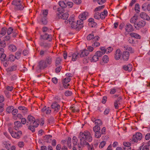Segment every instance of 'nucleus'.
Returning a JSON list of instances; mask_svg holds the SVG:
<instances>
[{
	"label": "nucleus",
	"instance_id": "1",
	"mask_svg": "<svg viewBox=\"0 0 150 150\" xmlns=\"http://www.w3.org/2000/svg\"><path fill=\"white\" fill-rule=\"evenodd\" d=\"M78 138L80 139V143L82 146L87 145L89 150H94L93 145H90L87 142H91L92 140L90 132L87 131H86L83 132H81L79 134Z\"/></svg>",
	"mask_w": 150,
	"mask_h": 150
},
{
	"label": "nucleus",
	"instance_id": "2",
	"mask_svg": "<svg viewBox=\"0 0 150 150\" xmlns=\"http://www.w3.org/2000/svg\"><path fill=\"white\" fill-rule=\"evenodd\" d=\"M56 19H62L67 20L69 16V14L67 12L64 13V10H57L56 11Z\"/></svg>",
	"mask_w": 150,
	"mask_h": 150
},
{
	"label": "nucleus",
	"instance_id": "3",
	"mask_svg": "<svg viewBox=\"0 0 150 150\" xmlns=\"http://www.w3.org/2000/svg\"><path fill=\"white\" fill-rule=\"evenodd\" d=\"M142 134L140 132H137L133 135L132 139L130 141L132 143L137 142L138 140H140L142 138Z\"/></svg>",
	"mask_w": 150,
	"mask_h": 150
},
{
	"label": "nucleus",
	"instance_id": "4",
	"mask_svg": "<svg viewBox=\"0 0 150 150\" xmlns=\"http://www.w3.org/2000/svg\"><path fill=\"white\" fill-rule=\"evenodd\" d=\"M42 13L40 14L42 18L41 21L42 24L46 25L47 23L46 16L48 14V10H42Z\"/></svg>",
	"mask_w": 150,
	"mask_h": 150
},
{
	"label": "nucleus",
	"instance_id": "5",
	"mask_svg": "<svg viewBox=\"0 0 150 150\" xmlns=\"http://www.w3.org/2000/svg\"><path fill=\"white\" fill-rule=\"evenodd\" d=\"M20 0H14L12 2V4L16 6V8L18 9H22L24 8L23 5L20 4Z\"/></svg>",
	"mask_w": 150,
	"mask_h": 150
},
{
	"label": "nucleus",
	"instance_id": "6",
	"mask_svg": "<svg viewBox=\"0 0 150 150\" xmlns=\"http://www.w3.org/2000/svg\"><path fill=\"white\" fill-rule=\"evenodd\" d=\"M146 24V22L144 20H141L137 22L134 25V28L137 30H139L140 28L143 27Z\"/></svg>",
	"mask_w": 150,
	"mask_h": 150
},
{
	"label": "nucleus",
	"instance_id": "7",
	"mask_svg": "<svg viewBox=\"0 0 150 150\" xmlns=\"http://www.w3.org/2000/svg\"><path fill=\"white\" fill-rule=\"evenodd\" d=\"M40 45L43 47L45 49L48 50L51 47V44L50 43H47L45 41H41L39 43Z\"/></svg>",
	"mask_w": 150,
	"mask_h": 150
},
{
	"label": "nucleus",
	"instance_id": "8",
	"mask_svg": "<svg viewBox=\"0 0 150 150\" xmlns=\"http://www.w3.org/2000/svg\"><path fill=\"white\" fill-rule=\"evenodd\" d=\"M40 39V40L42 39L48 40L49 42H51L52 40V35H49L47 33H45L44 35H41Z\"/></svg>",
	"mask_w": 150,
	"mask_h": 150
},
{
	"label": "nucleus",
	"instance_id": "9",
	"mask_svg": "<svg viewBox=\"0 0 150 150\" xmlns=\"http://www.w3.org/2000/svg\"><path fill=\"white\" fill-rule=\"evenodd\" d=\"M47 64L46 62L44 60H41L38 63V67L39 70L44 69L47 67Z\"/></svg>",
	"mask_w": 150,
	"mask_h": 150
},
{
	"label": "nucleus",
	"instance_id": "10",
	"mask_svg": "<svg viewBox=\"0 0 150 150\" xmlns=\"http://www.w3.org/2000/svg\"><path fill=\"white\" fill-rule=\"evenodd\" d=\"M22 134V132L21 131H19L17 132H13L11 133V135L13 137L16 139H19Z\"/></svg>",
	"mask_w": 150,
	"mask_h": 150
},
{
	"label": "nucleus",
	"instance_id": "11",
	"mask_svg": "<svg viewBox=\"0 0 150 150\" xmlns=\"http://www.w3.org/2000/svg\"><path fill=\"white\" fill-rule=\"evenodd\" d=\"M35 120V119L33 117L30 115H29L27 117L26 125H32Z\"/></svg>",
	"mask_w": 150,
	"mask_h": 150
},
{
	"label": "nucleus",
	"instance_id": "12",
	"mask_svg": "<svg viewBox=\"0 0 150 150\" xmlns=\"http://www.w3.org/2000/svg\"><path fill=\"white\" fill-rule=\"evenodd\" d=\"M88 16V13L86 11H85L80 14L79 16V18L80 19H81L84 20H86V18Z\"/></svg>",
	"mask_w": 150,
	"mask_h": 150
},
{
	"label": "nucleus",
	"instance_id": "13",
	"mask_svg": "<svg viewBox=\"0 0 150 150\" xmlns=\"http://www.w3.org/2000/svg\"><path fill=\"white\" fill-rule=\"evenodd\" d=\"M79 53V55L80 57H83L87 56L89 53L88 50H81Z\"/></svg>",
	"mask_w": 150,
	"mask_h": 150
},
{
	"label": "nucleus",
	"instance_id": "14",
	"mask_svg": "<svg viewBox=\"0 0 150 150\" xmlns=\"http://www.w3.org/2000/svg\"><path fill=\"white\" fill-rule=\"evenodd\" d=\"M52 108L56 112H57L60 109V106L56 102L53 103L51 105Z\"/></svg>",
	"mask_w": 150,
	"mask_h": 150
},
{
	"label": "nucleus",
	"instance_id": "15",
	"mask_svg": "<svg viewBox=\"0 0 150 150\" xmlns=\"http://www.w3.org/2000/svg\"><path fill=\"white\" fill-rule=\"evenodd\" d=\"M125 31L127 32L132 31L134 30L133 26L130 24H127L125 26Z\"/></svg>",
	"mask_w": 150,
	"mask_h": 150
},
{
	"label": "nucleus",
	"instance_id": "16",
	"mask_svg": "<svg viewBox=\"0 0 150 150\" xmlns=\"http://www.w3.org/2000/svg\"><path fill=\"white\" fill-rule=\"evenodd\" d=\"M14 127L15 130H17L22 127V125L21 122L19 121H16L14 122Z\"/></svg>",
	"mask_w": 150,
	"mask_h": 150
},
{
	"label": "nucleus",
	"instance_id": "17",
	"mask_svg": "<svg viewBox=\"0 0 150 150\" xmlns=\"http://www.w3.org/2000/svg\"><path fill=\"white\" fill-rule=\"evenodd\" d=\"M141 17L143 19L147 21H150L149 16L145 13L142 12L140 14Z\"/></svg>",
	"mask_w": 150,
	"mask_h": 150
},
{
	"label": "nucleus",
	"instance_id": "18",
	"mask_svg": "<svg viewBox=\"0 0 150 150\" xmlns=\"http://www.w3.org/2000/svg\"><path fill=\"white\" fill-rule=\"evenodd\" d=\"M122 98L121 97H119L116 100L114 104V105L115 109H117L118 108V105L121 104L120 102L121 101Z\"/></svg>",
	"mask_w": 150,
	"mask_h": 150
},
{
	"label": "nucleus",
	"instance_id": "19",
	"mask_svg": "<svg viewBox=\"0 0 150 150\" xmlns=\"http://www.w3.org/2000/svg\"><path fill=\"white\" fill-rule=\"evenodd\" d=\"M52 136L50 135H46L43 137V139L45 142L47 143H50L52 141Z\"/></svg>",
	"mask_w": 150,
	"mask_h": 150
},
{
	"label": "nucleus",
	"instance_id": "20",
	"mask_svg": "<svg viewBox=\"0 0 150 150\" xmlns=\"http://www.w3.org/2000/svg\"><path fill=\"white\" fill-rule=\"evenodd\" d=\"M122 55V52L119 49H117L115 52V58L116 60H118L120 59Z\"/></svg>",
	"mask_w": 150,
	"mask_h": 150
},
{
	"label": "nucleus",
	"instance_id": "21",
	"mask_svg": "<svg viewBox=\"0 0 150 150\" xmlns=\"http://www.w3.org/2000/svg\"><path fill=\"white\" fill-rule=\"evenodd\" d=\"M70 25H71L72 28L75 29L76 30H79L81 29V26H78V24H77L76 22V21L70 24Z\"/></svg>",
	"mask_w": 150,
	"mask_h": 150
},
{
	"label": "nucleus",
	"instance_id": "22",
	"mask_svg": "<svg viewBox=\"0 0 150 150\" xmlns=\"http://www.w3.org/2000/svg\"><path fill=\"white\" fill-rule=\"evenodd\" d=\"M129 53L127 51H124L122 53V58L124 60H127L129 58Z\"/></svg>",
	"mask_w": 150,
	"mask_h": 150
},
{
	"label": "nucleus",
	"instance_id": "23",
	"mask_svg": "<svg viewBox=\"0 0 150 150\" xmlns=\"http://www.w3.org/2000/svg\"><path fill=\"white\" fill-rule=\"evenodd\" d=\"M123 69L125 71H130L132 68V65L131 64H129L127 65H124L123 66Z\"/></svg>",
	"mask_w": 150,
	"mask_h": 150
},
{
	"label": "nucleus",
	"instance_id": "24",
	"mask_svg": "<svg viewBox=\"0 0 150 150\" xmlns=\"http://www.w3.org/2000/svg\"><path fill=\"white\" fill-rule=\"evenodd\" d=\"M41 111L42 112H46L45 113L46 114H49L51 112L50 108L48 107L46 108V106H45L41 110Z\"/></svg>",
	"mask_w": 150,
	"mask_h": 150
},
{
	"label": "nucleus",
	"instance_id": "25",
	"mask_svg": "<svg viewBox=\"0 0 150 150\" xmlns=\"http://www.w3.org/2000/svg\"><path fill=\"white\" fill-rule=\"evenodd\" d=\"M72 56L71 60L72 61H75L79 57V53L76 52L72 54Z\"/></svg>",
	"mask_w": 150,
	"mask_h": 150
},
{
	"label": "nucleus",
	"instance_id": "26",
	"mask_svg": "<svg viewBox=\"0 0 150 150\" xmlns=\"http://www.w3.org/2000/svg\"><path fill=\"white\" fill-rule=\"evenodd\" d=\"M52 61V56H47L46 58L45 62L47 63V65H50Z\"/></svg>",
	"mask_w": 150,
	"mask_h": 150
},
{
	"label": "nucleus",
	"instance_id": "27",
	"mask_svg": "<svg viewBox=\"0 0 150 150\" xmlns=\"http://www.w3.org/2000/svg\"><path fill=\"white\" fill-rule=\"evenodd\" d=\"M137 20L138 16L134 15L130 19V22L131 23H134V25H135V24L137 23L136 22Z\"/></svg>",
	"mask_w": 150,
	"mask_h": 150
},
{
	"label": "nucleus",
	"instance_id": "28",
	"mask_svg": "<svg viewBox=\"0 0 150 150\" xmlns=\"http://www.w3.org/2000/svg\"><path fill=\"white\" fill-rule=\"evenodd\" d=\"M7 29L6 27L3 28L0 31V37H2L7 32Z\"/></svg>",
	"mask_w": 150,
	"mask_h": 150
},
{
	"label": "nucleus",
	"instance_id": "29",
	"mask_svg": "<svg viewBox=\"0 0 150 150\" xmlns=\"http://www.w3.org/2000/svg\"><path fill=\"white\" fill-rule=\"evenodd\" d=\"M130 35L132 37H133L137 39H140L141 38V36L138 34L134 33H132L130 34Z\"/></svg>",
	"mask_w": 150,
	"mask_h": 150
},
{
	"label": "nucleus",
	"instance_id": "30",
	"mask_svg": "<svg viewBox=\"0 0 150 150\" xmlns=\"http://www.w3.org/2000/svg\"><path fill=\"white\" fill-rule=\"evenodd\" d=\"M100 18L103 19L105 18L106 16H107L108 12L106 10H104L103 12L100 13Z\"/></svg>",
	"mask_w": 150,
	"mask_h": 150
},
{
	"label": "nucleus",
	"instance_id": "31",
	"mask_svg": "<svg viewBox=\"0 0 150 150\" xmlns=\"http://www.w3.org/2000/svg\"><path fill=\"white\" fill-rule=\"evenodd\" d=\"M8 49L12 52H14L16 50V47L13 45H10L8 46Z\"/></svg>",
	"mask_w": 150,
	"mask_h": 150
},
{
	"label": "nucleus",
	"instance_id": "32",
	"mask_svg": "<svg viewBox=\"0 0 150 150\" xmlns=\"http://www.w3.org/2000/svg\"><path fill=\"white\" fill-rule=\"evenodd\" d=\"M68 21L69 23L70 24L72 23L73 22L75 21V16L74 15H72L71 16Z\"/></svg>",
	"mask_w": 150,
	"mask_h": 150
},
{
	"label": "nucleus",
	"instance_id": "33",
	"mask_svg": "<svg viewBox=\"0 0 150 150\" xmlns=\"http://www.w3.org/2000/svg\"><path fill=\"white\" fill-rule=\"evenodd\" d=\"M17 69V66L16 65L11 66L10 68H7L6 69V71H12L16 70Z\"/></svg>",
	"mask_w": 150,
	"mask_h": 150
},
{
	"label": "nucleus",
	"instance_id": "34",
	"mask_svg": "<svg viewBox=\"0 0 150 150\" xmlns=\"http://www.w3.org/2000/svg\"><path fill=\"white\" fill-rule=\"evenodd\" d=\"M100 13L98 11H96L94 14V18L97 20H99L100 18Z\"/></svg>",
	"mask_w": 150,
	"mask_h": 150
},
{
	"label": "nucleus",
	"instance_id": "35",
	"mask_svg": "<svg viewBox=\"0 0 150 150\" xmlns=\"http://www.w3.org/2000/svg\"><path fill=\"white\" fill-rule=\"evenodd\" d=\"M59 6L62 8H65L67 7V4L64 1H60L59 2Z\"/></svg>",
	"mask_w": 150,
	"mask_h": 150
},
{
	"label": "nucleus",
	"instance_id": "36",
	"mask_svg": "<svg viewBox=\"0 0 150 150\" xmlns=\"http://www.w3.org/2000/svg\"><path fill=\"white\" fill-rule=\"evenodd\" d=\"M48 52V50L47 49L41 50L40 51L39 54L41 57L43 56L45 54H47Z\"/></svg>",
	"mask_w": 150,
	"mask_h": 150
},
{
	"label": "nucleus",
	"instance_id": "37",
	"mask_svg": "<svg viewBox=\"0 0 150 150\" xmlns=\"http://www.w3.org/2000/svg\"><path fill=\"white\" fill-rule=\"evenodd\" d=\"M83 20L80 19L79 21H76V23L77 25V26L78 27L81 26V28H83Z\"/></svg>",
	"mask_w": 150,
	"mask_h": 150
},
{
	"label": "nucleus",
	"instance_id": "38",
	"mask_svg": "<svg viewBox=\"0 0 150 150\" xmlns=\"http://www.w3.org/2000/svg\"><path fill=\"white\" fill-rule=\"evenodd\" d=\"M124 48H125V49L127 50L129 53H134V50L131 47H128L127 46H124Z\"/></svg>",
	"mask_w": 150,
	"mask_h": 150
},
{
	"label": "nucleus",
	"instance_id": "39",
	"mask_svg": "<svg viewBox=\"0 0 150 150\" xmlns=\"http://www.w3.org/2000/svg\"><path fill=\"white\" fill-rule=\"evenodd\" d=\"M95 124L96 125H98L99 126L102 125V122L101 120L100 119H97L95 121Z\"/></svg>",
	"mask_w": 150,
	"mask_h": 150
},
{
	"label": "nucleus",
	"instance_id": "40",
	"mask_svg": "<svg viewBox=\"0 0 150 150\" xmlns=\"http://www.w3.org/2000/svg\"><path fill=\"white\" fill-rule=\"evenodd\" d=\"M16 58L15 56H14V55L12 54H10L9 56V60H10L11 62H13Z\"/></svg>",
	"mask_w": 150,
	"mask_h": 150
},
{
	"label": "nucleus",
	"instance_id": "41",
	"mask_svg": "<svg viewBox=\"0 0 150 150\" xmlns=\"http://www.w3.org/2000/svg\"><path fill=\"white\" fill-rule=\"evenodd\" d=\"M100 127L98 125H96L93 127V131L95 132H99L100 131Z\"/></svg>",
	"mask_w": 150,
	"mask_h": 150
},
{
	"label": "nucleus",
	"instance_id": "42",
	"mask_svg": "<svg viewBox=\"0 0 150 150\" xmlns=\"http://www.w3.org/2000/svg\"><path fill=\"white\" fill-rule=\"evenodd\" d=\"M13 109V106H10L8 107L6 109V112L8 113L12 112V110Z\"/></svg>",
	"mask_w": 150,
	"mask_h": 150
},
{
	"label": "nucleus",
	"instance_id": "43",
	"mask_svg": "<svg viewBox=\"0 0 150 150\" xmlns=\"http://www.w3.org/2000/svg\"><path fill=\"white\" fill-rule=\"evenodd\" d=\"M128 42L131 44H134L135 43V41L134 40L132 37H129L128 39Z\"/></svg>",
	"mask_w": 150,
	"mask_h": 150
},
{
	"label": "nucleus",
	"instance_id": "44",
	"mask_svg": "<svg viewBox=\"0 0 150 150\" xmlns=\"http://www.w3.org/2000/svg\"><path fill=\"white\" fill-rule=\"evenodd\" d=\"M67 8H71L73 5V3L72 2H68L66 4Z\"/></svg>",
	"mask_w": 150,
	"mask_h": 150
},
{
	"label": "nucleus",
	"instance_id": "45",
	"mask_svg": "<svg viewBox=\"0 0 150 150\" xmlns=\"http://www.w3.org/2000/svg\"><path fill=\"white\" fill-rule=\"evenodd\" d=\"M95 136L96 137L99 138H100L101 136V134L100 131L95 132Z\"/></svg>",
	"mask_w": 150,
	"mask_h": 150
},
{
	"label": "nucleus",
	"instance_id": "46",
	"mask_svg": "<svg viewBox=\"0 0 150 150\" xmlns=\"http://www.w3.org/2000/svg\"><path fill=\"white\" fill-rule=\"evenodd\" d=\"M99 58L96 54L94 55L92 58L91 60L92 62H96L98 61Z\"/></svg>",
	"mask_w": 150,
	"mask_h": 150
},
{
	"label": "nucleus",
	"instance_id": "47",
	"mask_svg": "<svg viewBox=\"0 0 150 150\" xmlns=\"http://www.w3.org/2000/svg\"><path fill=\"white\" fill-rule=\"evenodd\" d=\"M21 55V52L20 51H18L15 53V57L17 59L20 58Z\"/></svg>",
	"mask_w": 150,
	"mask_h": 150
},
{
	"label": "nucleus",
	"instance_id": "48",
	"mask_svg": "<svg viewBox=\"0 0 150 150\" xmlns=\"http://www.w3.org/2000/svg\"><path fill=\"white\" fill-rule=\"evenodd\" d=\"M28 127V129L32 131L33 132L35 131V127L32 125H27Z\"/></svg>",
	"mask_w": 150,
	"mask_h": 150
},
{
	"label": "nucleus",
	"instance_id": "49",
	"mask_svg": "<svg viewBox=\"0 0 150 150\" xmlns=\"http://www.w3.org/2000/svg\"><path fill=\"white\" fill-rule=\"evenodd\" d=\"M6 44L4 41L1 40V38H0V46L3 47H5L6 46Z\"/></svg>",
	"mask_w": 150,
	"mask_h": 150
},
{
	"label": "nucleus",
	"instance_id": "50",
	"mask_svg": "<svg viewBox=\"0 0 150 150\" xmlns=\"http://www.w3.org/2000/svg\"><path fill=\"white\" fill-rule=\"evenodd\" d=\"M103 60L105 63H107L108 61V56L107 55H104L103 58Z\"/></svg>",
	"mask_w": 150,
	"mask_h": 150
},
{
	"label": "nucleus",
	"instance_id": "51",
	"mask_svg": "<svg viewBox=\"0 0 150 150\" xmlns=\"http://www.w3.org/2000/svg\"><path fill=\"white\" fill-rule=\"evenodd\" d=\"M61 61V59L59 57L57 58L56 59V60L55 62L56 66H57L58 65H59L60 64V62Z\"/></svg>",
	"mask_w": 150,
	"mask_h": 150
},
{
	"label": "nucleus",
	"instance_id": "52",
	"mask_svg": "<svg viewBox=\"0 0 150 150\" xmlns=\"http://www.w3.org/2000/svg\"><path fill=\"white\" fill-rule=\"evenodd\" d=\"M71 78L66 77L65 78L63 81V83H68L71 80Z\"/></svg>",
	"mask_w": 150,
	"mask_h": 150
},
{
	"label": "nucleus",
	"instance_id": "53",
	"mask_svg": "<svg viewBox=\"0 0 150 150\" xmlns=\"http://www.w3.org/2000/svg\"><path fill=\"white\" fill-rule=\"evenodd\" d=\"M18 109L20 110H24L25 112H27V109L26 107L23 106H19L18 107Z\"/></svg>",
	"mask_w": 150,
	"mask_h": 150
},
{
	"label": "nucleus",
	"instance_id": "54",
	"mask_svg": "<svg viewBox=\"0 0 150 150\" xmlns=\"http://www.w3.org/2000/svg\"><path fill=\"white\" fill-rule=\"evenodd\" d=\"M39 124V122L38 121L35 120L34 122H33L32 125H33V126L35 127H37L38 126Z\"/></svg>",
	"mask_w": 150,
	"mask_h": 150
},
{
	"label": "nucleus",
	"instance_id": "55",
	"mask_svg": "<svg viewBox=\"0 0 150 150\" xmlns=\"http://www.w3.org/2000/svg\"><path fill=\"white\" fill-rule=\"evenodd\" d=\"M6 57V55L5 54H2L0 55V58H1V59L2 61H4L5 60V59Z\"/></svg>",
	"mask_w": 150,
	"mask_h": 150
},
{
	"label": "nucleus",
	"instance_id": "56",
	"mask_svg": "<svg viewBox=\"0 0 150 150\" xmlns=\"http://www.w3.org/2000/svg\"><path fill=\"white\" fill-rule=\"evenodd\" d=\"M72 94V92L70 91H67L64 93L65 95L67 96H70Z\"/></svg>",
	"mask_w": 150,
	"mask_h": 150
},
{
	"label": "nucleus",
	"instance_id": "57",
	"mask_svg": "<svg viewBox=\"0 0 150 150\" xmlns=\"http://www.w3.org/2000/svg\"><path fill=\"white\" fill-rule=\"evenodd\" d=\"M93 34H91L88 35L87 37V40H93Z\"/></svg>",
	"mask_w": 150,
	"mask_h": 150
},
{
	"label": "nucleus",
	"instance_id": "58",
	"mask_svg": "<svg viewBox=\"0 0 150 150\" xmlns=\"http://www.w3.org/2000/svg\"><path fill=\"white\" fill-rule=\"evenodd\" d=\"M97 23L94 21L91 23H89L88 25L91 28L95 27L97 25Z\"/></svg>",
	"mask_w": 150,
	"mask_h": 150
},
{
	"label": "nucleus",
	"instance_id": "59",
	"mask_svg": "<svg viewBox=\"0 0 150 150\" xmlns=\"http://www.w3.org/2000/svg\"><path fill=\"white\" fill-rule=\"evenodd\" d=\"M106 142L105 141H103L100 143L99 147L100 148H103L105 145Z\"/></svg>",
	"mask_w": 150,
	"mask_h": 150
},
{
	"label": "nucleus",
	"instance_id": "60",
	"mask_svg": "<svg viewBox=\"0 0 150 150\" xmlns=\"http://www.w3.org/2000/svg\"><path fill=\"white\" fill-rule=\"evenodd\" d=\"M96 54L98 56L99 58V57H101L102 55L104 54L101 52L100 51H97L96 53Z\"/></svg>",
	"mask_w": 150,
	"mask_h": 150
},
{
	"label": "nucleus",
	"instance_id": "61",
	"mask_svg": "<svg viewBox=\"0 0 150 150\" xmlns=\"http://www.w3.org/2000/svg\"><path fill=\"white\" fill-rule=\"evenodd\" d=\"M7 30V33L8 35H9L11 34L12 32H13V29L12 28L10 27L8 28Z\"/></svg>",
	"mask_w": 150,
	"mask_h": 150
},
{
	"label": "nucleus",
	"instance_id": "62",
	"mask_svg": "<svg viewBox=\"0 0 150 150\" xmlns=\"http://www.w3.org/2000/svg\"><path fill=\"white\" fill-rule=\"evenodd\" d=\"M99 38V37L98 36H95L94 37H93V40H92L93 42H97V41L98 40Z\"/></svg>",
	"mask_w": 150,
	"mask_h": 150
},
{
	"label": "nucleus",
	"instance_id": "63",
	"mask_svg": "<svg viewBox=\"0 0 150 150\" xmlns=\"http://www.w3.org/2000/svg\"><path fill=\"white\" fill-rule=\"evenodd\" d=\"M123 145H124V147H130L131 144L129 142H123Z\"/></svg>",
	"mask_w": 150,
	"mask_h": 150
},
{
	"label": "nucleus",
	"instance_id": "64",
	"mask_svg": "<svg viewBox=\"0 0 150 150\" xmlns=\"http://www.w3.org/2000/svg\"><path fill=\"white\" fill-rule=\"evenodd\" d=\"M106 50V53H108L111 52L112 50V48L111 47H109Z\"/></svg>",
	"mask_w": 150,
	"mask_h": 150
}]
</instances>
